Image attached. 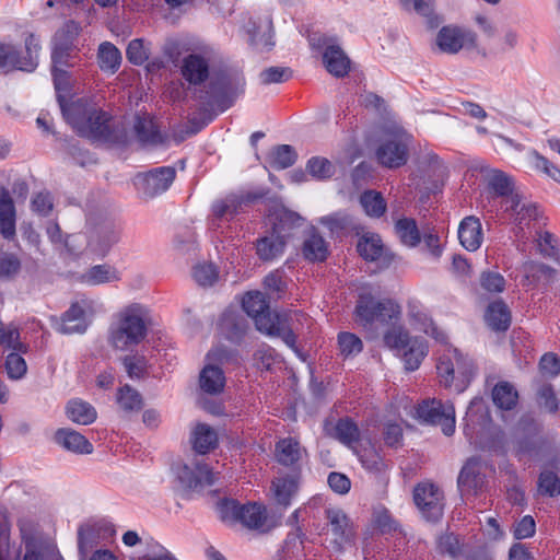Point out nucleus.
Returning a JSON list of instances; mask_svg holds the SVG:
<instances>
[{
    "instance_id": "obj_15",
    "label": "nucleus",
    "mask_w": 560,
    "mask_h": 560,
    "mask_svg": "<svg viewBox=\"0 0 560 560\" xmlns=\"http://www.w3.org/2000/svg\"><path fill=\"white\" fill-rule=\"evenodd\" d=\"M177 478L180 485L190 490L212 486L217 478L209 466L200 458H192L177 469Z\"/></svg>"
},
{
    "instance_id": "obj_61",
    "label": "nucleus",
    "mask_w": 560,
    "mask_h": 560,
    "mask_svg": "<svg viewBox=\"0 0 560 560\" xmlns=\"http://www.w3.org/2000/svg\"><path fill=\"white\" fill-rule=\"evenodd\" d=\"M128 60L137 66L143 65L149 59V50L140 38L132 39L126 51Z\"/></svg>"
},
{
    "instance_id": "obj_16",
    "label": "nucleus",
    "mask_w": 560,
    "mask_h": 560,
    "mask_svg": "<svg viewBox=\"0 0 560 560\" xmlns=\"http://www.w3.org/2000/svg\"><path fill=\"white\" fill-rule=\"evenodd\" d=\"M250 201V196L245 197L235 194L215 200L211 206V215L209 218L210 229L213 231L220 230L222 223L230 222L242 211L243 205H247Z\"/></svg>"
},
{
    "instance_id": "obj_36",
    "label": "nucleus",
    "mask_w": 560,
    "mask_h": 560,
    "mask_svg": "<svg viewBox=\"0 0 560 560\" xmlns=\"http://www.w3.org/2000/svg\"><path fill=\"white\" fill-rule=\"evenodd\" d=\"M192 447L198 454H206L218 444L217 432L206 423L195 427L191 435Z\"/></svg>"
},
{
    "instance_id": "obj_29",
    "label": "nucleus",
    "mask_w": 560,
    "mask_h": 560,
    "mask_svg": "<svg viewBox=\"0 0 560 560\" xmlns=\"http://www.w3.org/2000/svg\"><path fill=\"white\" fill-rule=\"evenodd\" d=\"M511 311L502 301L490 303L485 314L487 325L494 331H506L511 325Z\"/></svg>"
},
{
    "instance_id": "obj_63",
    "label": "nucleus",
    "mask_w": 560,
    "mask_h": 560,
    "mask_svg": "<svg viewBox=\"0 0 560 560\" xmlns=\"http://www.w3.org/2000/svg\"><path fill=\"white\" fill-rule=\"evenodd\" d=\"M537 401L549 412H556L559 408L558 399L550 384H544L537 392Z\"/></svg>"
},
{
    "instance_id": "obj_50",
    "label": "nucleus",
    "mask_w": 560,
    "mask_h": 560,
    "mask_svg": "<svg viewBox=\"0 0 560 560\" xmlns=\"http://www.w3.org/2000/svg\"><path fill=\"white\" fill-rule=\"evenodd\" d=\"M271 164L277 170H284L292 166L298 158L293 147L289 144L277 145L272 151Z\"/></svg>"
},
{
    "instance_id": "obj_22",
    "label": "nucleus",
    "mask_w": 560,
    "mask_h": 560,
    "mask_svg": "<svg viewBox=\"0 0 560 560\" xmlns=\"http://www.w3.org/2000/svg\"><path fill=\"white\" fill-rule=\"evenodd\" d=\"M325 50L323 52V62L327 71L342 78L348 74L350 69V59L339 45L330 44L324 39Z\"/></svg>"
},
{
    "instance_id": "obj_8",
    "label": "nucleus",
    "mask_w": 560,
    "mask_h": 560,
    "mask_svg": "<svg viewBox=\"0 0 560 560\" xmlns=\"http://www.w3.org/2000/svg\"><path fill=\"white\" fill-rule=\"evenodd\" d=\"M384 342L390 349L404 350L402 360L408 371L417 370L428 354L424 340L411 338L402 326H394L384 335Z\"/></svg>"
},
{
    "instance_id": "obj_59",
    "label": "nucleus",
    "mask_w": 560,
    "mask_h": 560,
    "mask_svg": "<svg viewBox=\"0 0 560 560\" xmlns=\"http://www.w3.org/2000/svg\"><path fill=\"white\" fill-rule=\"evenodd\" d=\"M21 57L12 45L0 44V70L8 72L19 70Z\"/></svg>"
},
{
    "instance_id": "obj_30",
    "label": "nucleus",
    "mask_w": 560,
    "mask_h": 560,
    "mask_svg": "<svg viewBox=\"0 0 560 560\" xmlns=\"http://www.w3.org/2000/svg\"><path fill=\"white\" fill-rule=\"evenodd\" d=\"M481 173L487 187L495 196L506 197L512 194V179L504 172L489 166H483L481 167Z\"/></svg>"
},
{
    "instance_id": "obj_48",
    "label": "nucleus",
    "mask_w": 560,
    "mask_h": 560,
    "mask_svg": "<svg viewBox=\"0 0 560 560\" xmlns=\"http://www.w3.org/2000/svg\"><path fill=\"white\" fill-rule=\"evenodd\" d=\"M537 490L544 497H557L560 494V478L551 470L540 472L537 481Z\"/></svg>"
},
{
    "instance_id": "obj_5",
    "label": "nucleus",
    "mask_w": 560,
    "mask_h": 560,
    "mask_svg": "<svg viewBox=\"0 0 560 560\" xmlns=\"http://www.w3.org/2000/svg\"><path fill=\"white\" fill-rule=\"evenodd\" d=\"M440 384L445 388L454 387L457 394L463 393L475 375L471 360L463 355L456 348H446L436 363Z\"/></svg>"
},
{
    "instance_id": "obj_18",
    "label": "nucleus",
    "mask_w": 560,
    "mask_h": 560,
    "mask_svg": "<svg viewBox=\"0 0 560 560\" xmlns=\"http://www.w3.org/2000/svg\"><path fill=\"white\" fill-rule=\"evenodd\" d=\"M482 468V463L478 457L469 458L463 466L457 479L458 489L463 497L475 495L481 489L485 482Z\"/></svg>"
},
{
    "instance_id": "obj_33",
    "label": "nucleus",
    "mask_w": 560,
    "mask_h": 560,
    "mask_svg": "<svg viewBox=\"0 0 560 560\" xmlns=\"http://www.w3.org/2000/svg\"><path fill=\"white\" fill-rule=\"evenodd\" d=\"M133 130L142 145H156L163 141L155 122L149 116L136 117Z\"/></svg>"
},
{
    "instance_id": "obj_54",
    "label": "nucleus",
    "mask_w": 560,
    "mask_h": 560,
    "mask_svg": "<svg viewBox=\"0 0 560 560\" xmlns=\"http://www.w3.org/2000/svg\"><path fill=\"white\" fill-rule=\"evenodd\" d=\"M355 453L365 469L380 472L385 468L383 458L373 447L355 451Z\"/></svg>"
},
{
    "instance_id": "obj_28",
    "label": "nucleus",
    "mask_w": 560,
    "mask_h": 560,
    "mask_svg": "<svg viewBox=\"0 0 560 560\" xmlns=\"http://www.w3.org/2000/svg\"><path fill=\"white\" fill-rule=\"evenodd\" d=\"M298 475H288L278 477L272 481L273 499L276 503L285 509L291 504V500L298 493Z\"/></svg>"
},
{
    "instance_id": "obj_47",
    "label": "nucleus",
    "mask_w": 560,
    "mask_h": 560,
    "mask_svg": "<svg viewBox=\"0 0 560 560\" xmlns=\"http://www.w3.org/2000/svg\"><path fill=\"white\" fill-rule=\"evenodd\" d=\"M335 438L347 446L359 441L360 430L349 418L340 419L335 427Z\"/></svg>"
},
{
    "instance_id": "obj_56",
    "label": "nucleus",
    "mask_w": 560,
    "mask_h": 560,
    "mask_svg": "<svg viewBox=\"0 0 560 560\" xmlns=\"http://www.w3.org/2000/svg\"><path fill=\"white\" fill-rule=\"evenodd\" d=\"M97 542V535L93 527L81 526L78 530L79 555L84 559Z\"/></svg>"
},
{
    "instance_id": "obj_60",
    "label": "nucleus",
    "mask_w": 560,
    "mask_h": 560,
    "mask_svg": "<svg viewBox=\"0 0 560 560\" xmlns=\"http://www.w3.org/2000/svg\"><path fill=\"white\" fill-rule=\"evenodd\" d=\"M13 351L7 357L5 369L10 378L19 380L24 376L27 366L25 360L18 353L19 351Z\"/></svg>"
},
{
    "instance_id": "obj_52",
    "label": "nucleus",
    "mask_w": 560,
    "mask_h": 560,
    "mask_svg": "<svg viewBox=\"0 0 560 560\" xmlns=\"http://www.w3.org/2000/svg\"><path fill=\"white\" fill-rule=\"evenodd\" d=\"M306 168L313 177L318 179H327L335 174L334 164L329 160L319 156L310 159Z\"/></svg>"
},
{
    "instance_id": "obj_41",
    "label": "nucleus",
    "mask_w": 560,
    "mask_h": 560,
    "mask_svg": "<svg viewBox=\"0 0 560 560\" xmlns=\"http://www.w3.org/2000/svg\"><path fill=\"white\" fill-rule=\"evenodd\" d=\"M492 400L502 410H512L518 400L517 390L509 382H500L492 389Z\"/></svg>"
},
{
    "instance_id": "obj_58",
    "label": "nucleus",
    "mask_w": 560,
    "mask_h": 560,
    "mask_svg": "<svg viewBox=\"0 0 560 560\" xmlns=\"http://www.w3.org/2000/svg\"><path fill=\"white\" fill-rule=\"evenodd\" d=\"M125 370L130 378H142L147 373V359L143 355H127L122 360Z\"/></svg>"
},
{
    "instance_id": "obj_10",
    "label": "nucleus",
    "mask_w": 560,
    "mask_h": 560,
    "mask_svg": "<svg viewBox=\"0 0 560 560\" xmlns=\"http://www.w3.org/2000/svg\"><path fill=\"white\" fill-rule=\"evenodd\" d=\"M409 142L410 136L406 133H394L385 138L375 151L377 162L387 168L405 165L409 156Z\"/></svg>"
},
{
    "instance_id": "obj_21",
    "label": "nucleus",
    "mask_w": 560,
    "mask_h": 560,
    "mask_svg": "<svg viewBox=\"0 0 560 560\" xmlns=\"http://www.w3.org/2000/svg\"><path fill=\"white\" fill-rule=\"evenodd\" d=\"M16 210L14 201L8 189H0V234L8 241L16 235Z\"/></svg>"
},
{
    "instance_id": "obj_35",
    "label": "nucleus",
    "mask_w": 560,
    "mask_h": 560,
    "mask_svg": "<svg viewBox=\"0 0 560 560\" xmlns=\"http://www.w3.org/2000/svg\"><path fill=\"white\" fill-rule=\"evenodd\" d=\"M302 253L310 261H324L328 255V246L322 235L311 230L303 242Z\"/></svg>"
},
{
    "instance_id": "obj_45",
    "label": "nucleus",
    "mask_w": 560,
    "mask_h": 560,
    "mask_svg": "<svg viewBox=\"0 0 560 560\" xmlns=\"http://www.w3.org/2000/svg\"><path fill=\"white\" fill-rule=\"evenodd\" d=\"M360 203L369 217L380 218L386 211V202L382 194L375 190L362 192Z\"/></svg>"
},
{
    "instance_id": "obj_1",
    "label": "nucleus",
    "mask_w": 560,
    "mask_h": 560,
    "mask_svg": "<svg viewBox=\"0 0 560 560\" xmlns=\"http://www.w3.org/2000/svg\"><path fill=\"white\" fill-rule=\"evenodd\" d=\"M51 74L61 112L75 132L85 138L113 144H126V130L86 97L66 103L62 93L70 91V74L65 66L52 65Z\"/></svg>"
},
{
    "instance_id": "obj_43",
    "label": "nucleus",
    "mask_w": 560,
    "mask_h": 560,
    "mask_svg": "<svg viewBox=\"0 0 560 560\" xmlns=\"http://www.w3.org/2000/svg\"><path fill=\"white\" fill-rule=\"evenodd\" d=\"M83 281L91 285L115 282L120 280L119 271L109 265H96L83 275Z\"/></svg>"
},
{
    "instance_id": "obj_4",
    "label": "nucleus",
    "mask_w": 560,
    "mask_h": 560,
    "mask_svg": "<svg viewBox=\"0 0 560 560\" xmlns=\"http://www.w3.org/2000/svg\"><path fill=\"white\" fill-rule=\"evenodd\" d=\"M244 79L236 72L220 71L214 73L207 90H200L196 98L206 110L230 108L244 91Z\"/></svg>"
},
{
    "instance_id": "obj_37",
    "label": "nucleus",
    "mask_w": 560,
    "mask_h": 560,
    "mask_svg": "<svg viewBox=\"0 0 560 560\" xmlns=\"http://www.w3.org/2000/svg\"><path fill=\"white\" fill-rule=\"evenodd\" d=\"M97 63L102 71L114 74L121 63L119 49L109 42L102 43L97 50Z\"/></svg>"
},
{
    "instance_id": "obj_23",
    "label": "nucleus",
    "mask_w": 560,
    "mask_h": 560,
    "mask_svg": "<svg viewBox=\"0 0 560 560\" xmlns=\"http://www.w3.org/2000/svg\"><path fill=\"white\" fill-rule=\"evenodd\" d=\"M180 71L187 82L199 85L209 78V62L199 54H190L183 59Z\"/></svg>"
},
{
    "instance_id": "obj_62",
    "label": "nucleus",
    "mask_w": 560,
    "mask_h": 560,
    "mask_svg": "<svg viewBox=\"0 0 560 560\" xmlns=\"http://www.w3.org/2000/svg\"><path fill=\"white\" fill-rule=\"evenodd\" d=\"M480 285L488 292L500 293L505 288V279L494 271H483L480 276Z\"/></svg>"
},
{
    "instance_id": "obj_38",
    "label": "nucleus",
    "mask_w": 560,
    "mask_h": 560,
    "mask_svg": "<svg viewBox=\"0 0 560 560\" xmlns=\"http://www.w3.org/2000/svg\"><path fill=\"white\" fill-rule=\"evenodd\" d=\"M285 240L282 235L271 234L257 241L256 252L261 260H272L284 252Z\"/></svg>"
},
{
    "instance_id": "obj_19",
    "label": "nucleus",
    "mask_w": 560,
    "mask_h": 560,
    "mask_svg": "<svg viewBox=\"0 0 560 560\" xmlns=\"http://www.w3.org/2000/svg\"><path fill=\"white\" fill-rule=\"evenodd\" d=\"M250 44L260 51H269L273 46V28L270 18L249 19L246 26Z\"/></svg>"
},
{
    "instance_id": "obj_44",
    "label": "nucleus",
    "mask_w": 560,
    "mask_h": 560,
    "mask_svg": "<svg viewBox=\"0 0 560 560\" xmlns=\"http://www.w3.org/2000/svg\"><path fill=\"white\" fill-rule=\"evenodd\" d=\"M395 232L400 242L408 247H415L421 242L420 231L413 219H399L395 224Z\"/></svg>"
},
{
    "instance_id": "obj_51",
    "label": "nucleus",
    "mask_w": 560,
    "mask_h": 560,
    "mask_svg": "<svg viewBox=\"0 0 560 560\" xmlns=\"http://www.w3.org/2000/svg\"><path fill=\"white\" fill-rule=\"evenodd\" d=\"M465 544H462L459 537L453 533L440 536L438 540V549L441 553H446L453 559H460Z\"/></svg>"
},
{
    "instance_id": "obj_57",
    "label": "nucleus",
    "mask_w": 560,
    "mask_h": 560,
    "mask_svg": "<svg viewBox=\"0 0 560 560\" xmlns=\"http://www.w3.org/2000/svg\"><path fill=\"white\" fill-rule=\"evenodd\" d=\"M20 332L16 328L4 327L0 322V346H4L9 349L26 352V346L20 340Z\"/></svg>"
},
{
    "instance_id": "obj_27",
    "label": "nucleus",
    "mask_w": 560,
    "mask_h": 560,
    "mask_svg": "<svg viewBox=\"0 0 560 560\" xmlns=\"http://www.w3.org/2000/svg\"><path fill=\"white\" fill-rule=\"evenodd\" d=\"M89 326L85 310L79 303H73L62 315L58 331L65 335L83 334Z\"/></svg>"
},
{
    "instance_id": "obj_26",
    "label": "nucleus",
    "mask_w": 560,
    "mask_h": 560,
    "mask_svg": "<svg viewBox=\"0 0 560 560\" xmlns=\"http://www.w3.org/2000/svg\"><path fill=\"white\" fill-rule=\"evenodd\" d=\"M458 238L467 250H477L483 240L480 220L476 217L465 218L458 228Z\"/></svg>"
},
{
    "instance_id": "obj_31",
    "label": "nucleus",
    "mask_w": 560,
    "mask_h": 560,
    "mask_svg": "<svg viewBox=\"0 0 560 560\" xmlns=\"http://www.w3.org/2000/svg\"><path fill=\"white\" fill-rule=\"evenodd\" d=\"M487 418L488 412L483 399L481 397L472 398L464 418V433L470 441L474 438L476 428L483 425Z\"/></svg>"
},
{
    "instance_id": "obj_20",
    "label": "nucleus",
    "mask_w": 560,
    "mask_h": 560,
    "mask_svg": "<svg viewBox=\"0 0 560 560\" xmlns=\"http://www.w3.org/2000/svg\"><path fill=\"white\" fill-rule=\"evenodd\" d=\"M358 252L369 261H381L384 266H388L394 260V255L388 253L384 247L380 235L368 233L358 242Z\"/></svg>"
},
{
    "instance_id": "obj_49",
    "label": "nucleus",
    "mask_w": 560,
    "mask_h": 560,
    "mask_svg": "<svg viewBox=\"0 0 560 560\" xmlns=\"http://www.w3.org/2000/svg\"><path fill=\"white\" fill-rule=\"evenodd\" d=\"M26 56L21 58L19 70L31 72L37 67L38 51L40 50L39 39L30 34L25 39Z\"/></svg>"
},
{
    "instance_id": "obj_9",
    "label": "nucleus",
    "mask_w": 560,
    "mask_h": 560,
    "mask_svg": "<svg viewBox=\"0 0 560 560\" xmlns=\"http://www.w3.org/2000/svg\"><path fill=\"white\" fill-rule=\"evenodd\" d=\"M120 226L109 217L90 215L88 219V243L90 252L105 256L120 238Z\"/></svg>"
},
{
    "instance_id": "obj_53",
    "label": "nucleus",
    "mask_w": 560,
    "mask_h": 560,
    "mask_svg": "<svg viewBox=\"0 0 560 560\" xmlns=\"http://www.w3.org/2000/svg\"><path fill=\"white\" fill-rule=\"evenodd\" d=\"M338 345L341 354L345 357L357 355L363 349L362 340L352 332H340L338 336Z\"/></svg>"
},
{
    "instance_id": "obj_42",
    "label": "nucleus",
    "mask_w": 560,
    "mask_h": 560,
    "mask_svg": "<svg viewBox=\"0 0 560 560\" xmlns=\"http://www.w3.org/2000/svg\"><path fill=\"white\" fill-rule=\"evenodd\" d=\"M302 456V450L298 441L288 438L276 445L277 460L284 466H294Z\"/></svg>"
},
{
    "instance_id": "obj_3",
    "label": "nucleus",
    "mask_w": 560,
    "mask_h": 560,
    "mask_svg": "<svg viewBox=\"0 0 560 560\" xmlns=\"http://www.w3.org/2000/svg\"><path fill=\"white\" fill-rule=\"evenodd\" d=\"M148 308L132 303L121 308L108 330V343L116 350H129L142 342L147 336Z\"/></svg>"
},
{
    "instance_id": "obj_2",
    "label": "nucleus",
    "mask_w": 560,
    "mask_h": 560,
    "mask_svg": "<svg viewBox=\"0 0 560 560\" xmlns=\"http://www.w3.org/2000/svg\"><path fill=\"white\" fill-rule=\"evenodd\" d=\"M243 310L255 322L256 328L268 336L279 337L295 353H299L296 347V331L299 325L303 322H310L307 315L302 312L272 313L269 302L264 293L259 291L247 292L242 301Z\"/></svg>"
},
{
    "instance_id": "obj_32",
    "label": "nucleus",
    "mask_w": 560,
    "mask_h": 560,
    "mask_svg": "<svg viewBox=\"0 0 560 560\" xmlns=\"http://www.w3.org/2000/svg\"><path fill=\"white\" fill-rule=\"evenodd\" d=\"M238 522L249 529H258L260 532L269 530L267 525V513L265 506L256 503H247L242 505V513Z\"/></svg>"
},
{
    "instance_id": "obj_64",
    "label": "nucleus",
    "mask_w": 560,
    "mask_h": 560,
    "mask_svg": "<svg viewBox=\"0 0 560 560\" xmlns=\"http://www.w3.org/2000/svg\"><path fill=\"white\" fill-rule=\"evenodd\" d=\"M292 77V71L283 67H270L260 73V80L264 84L282 83Z\"/></svg>"
},
{
    "instance_id": "obj_12",
    "label": "nucleus",
    "mask_w": 560,
    "mask_h": 560,
    "mask_svg": "<svg viewBox=\"0 0 560 560\" xmlns=\"http://www.w3.org/2000/svg\"><path fill=\"white\" fill-rule=\"evenodd\" d=\"M176 177V170L172 166H160L135 177V186L144 198H154L165 192Z\"/></svg>"
},
{
    "instance_id": "obj_6",
    "label": "nucleus",
    "mask_w": 560,
    "mask_h": 560,
    "mask_svg": "<svg viewBox=\"0 0 560 560\" xmlns=\"http://www.w3.org/2000/svg\"><path fill=\"white\" fill-rule=\"evenodd\" d=\"M80 26L73 21L66 22L57 30L51 42V62L73 68L82 60L78 46Z\"/></svg>"
},
{
    "instance_id": "obj_40",
    "label": "nucleus",
    "mask_w": 560,
    "mask_h": 560,
    "mask_svg": "<svg viewBox=\"0 0 560 560\" xmlns=\"http://www.w3.org/2000/svg\"><path fill=\"white\" fill-rule=\"evenodd\" d=\"M68 418L79 424H90L96 419L95 408L81 399H72L67 404Z\"/></svg>"
},
{
    "instance_id": "obj_25",
    "label": "nucleus",
    "mask_w": 560,
    "mask_h": 560,
    "mask_svg": "<svg viewBox=\"0 0 560 560\" xmlns=\"http://www.w3.org/2000/svg\"><path fill=\"white\" fill-rule=\"evenodd\" d=\"M445 170L444 164L432 151L423 152L418 159V176L424 184L430 183L435 186L444 177Z\"/></svg>"
},
{
    "instance_id": "obj_17",
    "label": "nucleus",
    "mask_w": 560,
    "mask_h": 560,
    "mask_svg": "<svg viewBox=\"0 0 560 560\" xmlns=\"http://www.w3.org/2000/svg\"><path fill=\"white\" fill-rule=\"evenodd\" d=\"M325 515L332 535V547L335 550L341 551L346 545L354 540L355 533L352 523L341 509H326Z\"/></svg>"
},
{
    "instance_id": "obj_13",
    "label": "nucleus",
    "mask_w": 560,
    "mask_h": 560,
    "mask_svg": "<svg viewBox=\"0 0 560 560\" xmlns=\"http://www.w3.org/2000/svg\"><path fill=\"white\" fill-rule=\"evenodd\" d=\"M413 501L421 515L429 522H438L444 511V493L431 482L419 483L413 490Z\"/></svg>"
},
{
    "instance_id": "obj_7",
    "label": "nucleus",
    "mask_w": 560,
    "mask_h": 560,
    "mask_svg": "<svg viewBox=\"0 0 560 560\" xmlns=\"http://www.w3.org/2000/svg\"><path fill=\"white\" fill-rule=\"evenodd\" d=\"M355 315L359 323L364 327H369L374 323L382 325L392 324V327H394L396 326L395 323L400 319L401 310L393 300L376 301L371 295L362 294L355 306Z\"/></svg>"
},
{
    "instance_id": "obj_24",
    "label": "nucleus",
    "mask_w": 560,
    "mask_h": 560,
    "mask_svg": "<svg viewBox=\"0 0 560 560\" xmlns=\"http://www.w3.org/2000/svg\"><path fill=\"white\" fill-rule=\"evenodd\" d=\"M54 441L63 450L75 454H91L93 452V445L81 433L72 429H58L55 432Z\"/></svg>"
},
{
    "instance_id": "obj_46",
    "label": "nucleus",
    "mask_w": 560,
    "mask_h": 560,
    "mask_svg": "<svg viewBox=\"0 0 560 560\" xmlns=\"http://www.w3.org/2000/svg\"><path fill=\"white\" fill-rule=\"evenodd\" d=\"M117 404L125 412H137L142 408L143 401L140 393L129 385L118 389Z\"/></svg>"
},
{
    "instance_id": "obj_34",
    "label": "nucleus",
    "mask_w": 560,
    "mask_h": 560,
    "mask_svg": "<svg viewBox=\"0 0 560 560\" xmlns=\"http://www.w3.org/2000/svg\"><path fill=\"white\" fill-rule=\"evenodd\" d=\"M199 383L205 393L215 395L223 390L225 376L219 366L209 363L200 372Z\"/></svg>"
},
{
    "instance_id": "obj_39",
    "label": "nucleus",
    "mask_w": 560,
    "mask_h": 560,
    "mask_svg": "<svg viewBox=\"0 0 560 560\" xmlns=\"http://www.w3.org/2000/svg\"><path fill=\"white\" fill-rule=\"evenodd\" d=\"M401 8L408 12H416L427 20L430 27H436L440 24L435 15V0H399Z\"/></svg>"
},
{
    "instance_id": "obj_11",
    "label": "nucleus",
    "mask_w": 560,
    "mask_h": 560,
    "mask_svg": "<svg viewBox=\"0 0 560 560\" xmlns=\"http://www.w3.org/2000/svg\"><path fill=\"white\" fill-rule=\"evenodd\" d=\"M418 416L424 422L440 425L446 436L455 432V407L453 402L438 399L424 400L417 409Z\"/></svg>"
},
{
    "instance_id": "obj_14",
    "label": "nucleus",
    "mask_w": 560,
    "mask_h": 560,
    "mask_svg": "<svg viewBox=\"0 0 560 560\" xmlns=\"http://www.w3.org/2000/svg\"><path fill=\"white\" fill-rule=\"evenodd\" d=\"M476 40L477 36L472 31L457 25H446L438 32L434 44L441 52L455 55L462 49L475 48Z\"/></svg>"
},
{
    "instance_id": "obj_55",
    "label": "nucleus",
    "mask_w": 560,
    "mask_h": 560,
    "mask_svg": "<svg viewBox=\"0 0 560 560\" xmlns=\"http://www.w3.org/2000/svg\"><path fill=\"white\" fill-rule=\"evenodd\" d=\"M192 278L201 287H211L218 280V271L212 264H199L192 269Z\"/></svg>"
}]
</instances>
